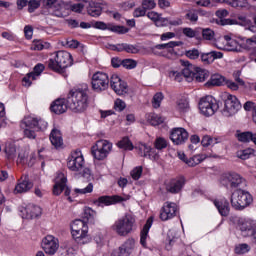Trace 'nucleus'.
<instances>
[{"label":"nucleus","mask_w":256,"mask_h":256,"mask_svg":"<svg viewBox=\"0 0 256 256\" xmlns=\"http://www.w3.org/2000/svg\"><path fill=\"white\" fill-rule=\"evenodd\" d=\"M164 121L165 119H163V117L155 113L149 114L148 116V122L154 127H157V125H161V123H163Z\"/></svg>","instance_id":"79ce46f5"},{"label":"nucleus","mask_w":256,"mask_h":256,"mask_svg":"<svg viewBox=\"0 0 256 256\" xmlns=\"http://www.w3.org/2000/svg\"><path fill=\"white\" fill-rule=\"evenodd\" d=\"M42 249L47 255H55L59 249V240L51 235L46 236L42 240Z\"/></svg>","instance_id":"4468645a"},{"label":"nucleus","mask_w":256,"mask_h":256,"mask_svg":"<svg viewBox=\"0 0 256 256\" xmlns=\"http://www.w3.org/2000/svg\"><path fill=\"white\" fill-rule=\"evenodd\" d=\"M73 65V56L67 51H58L55 59L48 60V67L56 73H63L64 69Z\"/></svg>","instance_id":"7ed1b4c3"},{"label":"nucleus","mask_w":256,"mask_h":256,"mask_svg":"<svg viewBox=\"0 0 256 256\" xmlns=\"http://www.w3.org/2000/svg\"><path fill=\"white\" fill-rule=\"evenodd\" d=\"M81 29H100V31H112V33H117L118 35H125V33H129V28L125 26L115 25L113 23H105L103 21H95L92 24L87 22L80 23Z\"/></svg>","instance_id":"39448f33"},{"label":"nucleus","mask_w":256,"mask_h":256,"mask_svg":"<svg viewBox=\"0 0 256 256\" xmlns=\"http://www.w3.org/2000/svg\"><path fill=\"white\" fill-rule=\"evenodd\" d=\"M25 213H26V217L27 219H35L37 217H41L43 210L41 209V207L36 206V205H28L25 209H24Z\"/></svg>","instance_id":"2f4dec72"},{"label":"nucleus","mask_w":256,"mask_h":256,"mask_svg":"<svg viewBox=\"0 0 256 256\" xmlns=\"http://www.w3.org/2000/svg\"><path fill=\"white\" fill-rule=\"evenodd\" d=\"M43 5V0L37 1V0H30L28 1V12L29 13H35V10L39 9Z\"/></svg>","instance_id":"8fccbe9b"},{"label":"nucleus","mask_w":256,"mask_h":256,"mask_svg":"<svg viewBox=\"0 0 256 256\" xmlns=\"http://www.w3.org/2000/svg\"><path fill=\"white\" fill-rule=\"evenodd\" d=\"M49 139L53 147H55L56 149H59V147H63V134H61V130L53 128L50 133Z\"/></svg>","instance_id":"bb28decb"},{"label":"nucleus","mask_w":256,"mask_h":256,"mask_svg":"<svg viewBox=\"0 0 256 256\" xmlns=\"http://www.w3.org/2000/svg\"><path fill=\"white\" fill-rule=\"evenodd\" d=\"M36 131L37 130L33 129V127H26L24 129V136L27 137V139H35L37 137Z\"/></svg>","instance_id":"680f3d73"},{"label":"nucleus","mask_w":256,"mask_h":256,"mask_svg":"<svg viewBox=\"0 0 256 256\" xmlns=\"http://www.w3.org/2000/svg\"><path fill=\"white\" fill-rule=\"evenodd\" d=\"M135 249V240L128 239L126 240L118 249L113 250L111 256H131Z\"/></svg>","instance_id":"2eb2a0df"},{"label":"nucleus","mask_w":256,"mask_h":256,"mask_svg":"<svg viewBox=\"0 0 256 256\" xmlns=\"http://www.w3.org/2000/svg\"><path fill=\"white\" fill-rule=\"evenodd\" d=\"M122 67L125 69H135V67H137V61L133 59H124L122 60Z\"/></svg>","instance_id":"4d7b16f0"},{"label":"nucleus","mask_w":256,"mask_h":256,"mask_svg":"<svg viewBox=\"0 0 256 256\" xmlns=\"http://www.w3.org/2000/svg\"><path fill=\"white\" fill-rule=\"evenodd\" d=\"M5 153L8 161H15L17 157V148L15 147V144H9L5 148Z\"/></svg>","instance_id":"58836bf2"},{"label":"nucleus","mask_w":256,"mask_h":256,"mask_svg":"<svg viewBox=\"0 0 256 256\" xmlns=\"http://www.w3.org/2000/svg\"><path fill=\"white\" fill-rule=\"evenodd\" d=\"M201 41H213L215 39V32L211 28H200Z\"/></svg>","instance_id":"e433bc0d"},{"label":"nucleus","mask_w":256,"mask_h":256,"mask_svg":"<svg viewBox=\"0 0 256 256\" xmlns=\"http://www.w3.org/2000/svg\"><path fill=\"white\" fill-rule=\"evenodd\" d=\"M251 250V247H249L248 244H240L238 245L236 248H235V252L238 254V255H243L245 253H248V251Z\"/></svg>","instance_id":"052dcab7"},{"label":"nucleus","mask_w":256,"mask_h":256,"mask_svg":"<svg viewBox=\"0 0 256 256\" xmlns=\"http://www.w3.org/2000/svg\"><path fill=\"white\" fill-rule=\"evenodd\" d=\"M66 197H68V201L72 202L73 199L69 195H71V189L67 187V177L65 174L59 173L55 178V184L53 186V195L59 196L63 193Z\"/></svg>","instance_id":"9d476101"},{"label":"nucleus","mask_w":256,"mask_h":256,"mask_svg":"<svg viewBox=\"0 0 256 256\" xmlns=\"http://www.w3.org/2000/svg\"><path fill=\"white\" fill-rule=\"evenodd\" d=\"M243 181H245L243 177L235 172L226 173L221 178V184L224 187H231L232 189H237Z\"/></svg>","instance_id":"f8f14e48"},{"label":"nucleus","mask_w":256,"mask_h":256,"mask_svg":"<svg viewBox=\"0 0 256 256\" xmlns=\"http://www.w3.org/2000/svg\"><path fill=\"white\" fill-rule=\"evenodd\" d=\"M177 215V204L173 202H166L160 211L161 221H169Z\"/></svg>","instance_id":"6ab92c4d"},{"label":"nucleus","mask_w":256,"mask_h":256,"mask_svg":"<svg viewBox=\"0 0 256 256\" xmlns=\"http://www.w3.org/2000/svg\"><path fill=\"white\" fill-rule=\"evenodd\" d=\"M124 51L126 53H132L133 55L139 52V48L133 44L124 43Z\"/></svg>","instance_id":"e2e57ef3"},{"label":"nucleus","mask_w":256,"mask_h":256,"mask_svg":"<svg viewBox=\"0 0 256 256\" xmlns=\"http://www.w3.org/2000/svg\"><path fill=\"white\" fill-rule=\"evenodd\" d=\"M31 189H33V183L29 180V175L25 174L18 180L14 193H27V191H31Z\"/></svg>","instance_id":"4be33fe9"},{"label":"nucleus","mask_w":256,"mask_h":256,"mask_svg":"<svg viewBox=\"0 0 256 256\" xmlns=\"http://www.w3.org/2000/svg\"><path fill=\"white\" fill-rule=\"evenodd\" d=\"M89 232L87 227H84L83 230H77L74 226V231H72V237L79 245H85V243H89Z\"/></svg>","instance_id":"b1692460"},{"label":"nucleus","mask_w":256,"mask_h":256,"mask_svg":"<svg viewBox=\"0 0 256 256\" xmlns=\"http://www.w3.org/2000/svg\"><path fill=\"white\" fill-rule=\"evenodd\" d=\"M225 77L221 76V74H214L211 76L210 80L206 83L207 87H221V85H225Z\"/></svg>","instance_id":"f704fd0d"},{"label":"nucleus","mask_w":256,"mask_h":256,"mask_svg":"<svg viewBox=\"0 0 256 256\" xmlns=\"http://www.w3.org/2000/svg\"><path fill=\"white\" fill-rule=\"evenodd\" d=\"M83 9H85V5L83 3H77L70 6V10L74 13H82Z\"/></svg>","instance_id":"69168bd1"},{"label":"nucleus","mask_w":256,"mask_h":256,"mask_svg":"<svg viewBox=\"0 0 256 256\" xmlns=\"http://www.w3.org/2000/svg\"><path fill=\"white\" fill-rule=\"evenodd\" d=\"M123 201H127V199L119 195L100 196L97 200L93 201V204L96 205L97 207H103V205H116V203H123Z\"/></svg>","instance_id":"dca6fc26"},{"label":"nucleus","mask_w":256,"mask_h":256,"mask_svg":"<svg viewBox=\"0 0 256 256\" xmlns=\"http://www.w3.org/2000/svg\"><path fill=\"white\" fill-rule=\"evenodd\" d=\"M125 107H127V105L125 104V101L121 99H116L114 104V109H116V111H123Z\"/></svg>","instance_id":"338daca9"},{"label":"nucleus","mask_w":256,"mask_h":256,"mask_svg":"<svg viewBox=\"0 0 256 256\" xmlns=\"http://www.w3.org/2000/svg\"><path fill=\"white\" fill-rule=\"evenodd\" d=\"M135 225V217L131 214H125L122 218L118 219L112 226V230L120 237H127L133 231Z\"/></svg>","instance_id":"423d86ee"},{"label":"nucleus","mask_w":256,"mask_h":256,"mask_svg":"<svg viewBox=\"0 0 256 256\" xmlns=\"http://www.w3.org/2000/svg\"><path fill=\"white\" fill-rule=\"evenodd\" d=\"M238 228L241 231L243 237H249L256 230V221L251 219H239Z\"/></svg>","instance_id":"a211bd4d"},{"label":"nucleus","mask_w":256,"mask_h":256,"mask_svg":"<svg viewBox=\"0 0 256 256\" xmlns=\"http://www.w3.org/2000/svg\"><path fill=\"white\" fill-rule=\"evenodd\" d=\"M251 155H253V149L251 148L239 151L237 153V157H239V159H242L243 161H246V159H249Z\"/></svg>","instance_id":"864d4df0"},{"label":"nucleus","mask_w":256,"mask_h":256,"mask_svg":"<svg viewBox=\"0 0 256 256\" xmlns=\"http://www.w3.org/2000/svg\"><path fill=\"white\" fill-rule=\"evenodd\" d=\"M185 19L190 21V23H197V21H199V12L197 9L187 10Z\"/></svg>","instance_id":"a19ab883"},{"label":"nucleus","mask_w":256,"mask_h":256,"mask_svg":"<svg viewBox=\"0 0 256 256\" xmlns=\"http://www.w3.org/2000/svg\"><path fill=\"white\" fill-rule=\"evenodd\" d=\"M139 151L141 152V157H149L153 156L154 161H157L159 159V154L155 153V150L151 148V146H147L146 144H143L142 146L139 147Z\"/></svg>","instance_id":"c9c22d12"},{"label":"nucleus","mask_w":256,"mask_h":256,"mask_svg":"<svg viewBox=\"0 0 256 256\" xmlns=\"http://www.w3.org/2000/svg\"><path fill=\"white\" fill-rule=\"evenodd\" d=\"M184 55L188 59H192L193 61H195L196 59H199V57H201V52L197 48H192L190 50H186Z\"/></svg>","instance_id":"49530a36"},{"label":"nucleus","mask_w":256,"mask_h":256,"mask_svg":"<svg viewBox=\"0 0 256 256\" xmlns=\"http://www.w3.org/2000/svg\"><path fill=\"white\" fill-rule=\"evenodd\" d=\"M214 205H215L216 209H218V211L222 217H229V212L231 211V208L229 207V201L215 200Z\"/></svg>","instance_id":"c756f323"},{"label":"nucleus","mask_w":256,"mask_h":256,"mask_svg":"<svg viewBox=\"0 0 256 256\" xmlns=\"http://www.w3.org/2000/svg\"><path fill=\"white\" fill-rule=\"evenodd\" d=\"M224 99V109L222 110V115L224 117H233L239 109H241V102L235 95H231L227 92L223 94Z\"/></svg>","instance_id":"0eeeda50"},{"label":"nucleus","mask_w":256,"mask_h":256,"mask_svg":"<svg viewBox=\"0 0 256 256\" xmlns=\"http://www.w3.org/2000/svg\"><path fill=\"white\" fill-rule=\"evenodd\" d=\"M170 139L174 145H183L189 139V133L185 128H174L170 134Z\"/></svg>","instance_id":"412c9836"},{"label":"nucleus","mask_w":256,"mask_h":256,"mask_svg":"<svg viewBox=\"0 0 256 256\" xmlns=\"http://www.w3.org/2000/svg\"><path fill=\"white\" fill-rule=\"evenodd\" d=\"M255 45H256V36H253L251 38L246 39V41L241 44V47L246 51H251V49H254Z\"/></svg>","instance_id":"a18cd8bd"},{"label":"nucleus","mask_w":256,"mask_h":256,"mask_svg":"<svg viewBox=\"0 0 256 256\" xmlns=\"http://www.w3.org/2000/svg\"><path fill=\"white\" fill-rule=\"evenodd\" d=\"M199 109L202 115H205V117H211L219 110V102H217L213 96H206L201 98L199 102Z\"/></svg>","instance_id":"1a4fd4ad"},{"label":"nucleus","mask_w":256,"mask_h":256,"mask_svg":"<svg viewBox=\"0 0 256 256\" xmlns=\"http://www.w3.org/2000/svg\"><path fill=\"white\" fill-rule=\"evenodd\" d=\"M74 193H79L80 195H87V193H93V183H89L85 188H76Z\"/></svg>","instance_id":"5fc2aeb1"},{"label":"nucleus","mask_w":256,"mask_h":256,"mask_svg":"<svg viewBox=\"0 0 256 256\" xmlns=\"http://www.w3.org/2000/svg\"><path fill=\"white\" fill-rule=\"evenodd\" d=\"M50 111L55 113V115H63V113L67 112V102L65 99L58 98L52 102L50 106Z\"/></svg>","instance_id":"393cba45"},{"label":"nucleus","mask_w":256,"mask_h":256,"mask_svg":"<svg viewBox=\"0 0 256 256\" xmlns=\"http://www.w3.org/2000/svg\"><path fill=\"white\" fill-rule=\"evenodd\" d=\"M201 61L204 65H211L215 59H223V53L217 51H210L206 53H200Z\"/></svg>","instance_id":"a878e982"},{"label":"nucleus","mask_w":256,"mask_h":256,"mask_svg":"<svg viewBox=\"0 0 256 256\" xmlns=\"http://www.w3.org/2000/svg\"><path fill=\"white\" fill-rule=\"evenodd\" d=\"M42 9L51 11V15L54 17H63V13L59 11V4L57 0H42Z\"/></svg>","instance_id":"5701e85b"},{"label":"nucleus","mask_w":256,"mask_h":256,"mask_svg":"<svg viewBox=\"0 0 256 256\" xmlns=\"http://www.w3.org/2000/svg\"><path fill=\"white\" fill-rule=\"evenodd\" d=\"M119 149H124V151H133V143L129 140V137H124L117 143Z\"/></svg>","instance_id":"ea45409f"},{"label":"nucleus","mask_w":256,"mask_h":256,"mask_svg":"<svg viewBox=\"0 0 256 256\" xmlns=\"http://www.w3.org/2000/svg\"><path fill=\"white\" fill-rule=\"evenodd\" d=\"M22 123L25 127H32L35 131H45V129H47V121L41 118L38 119L28 116L24 118Z\"/></svg>","instance_id":"aec40b11"},{"label":"nucleus","mask_w":256,"mask_h":256,"mask_svg":"<svg viewBox=\"0 0 256 256\" xmlns=\"http://www.w3.org/2000/svg\"><path fill=\"white\" fill-rule=\"evenodd\" d=\"M95 215H97V212H95L93 209L89 207L84 209V219H86L88 223H93V221H95Z\"/></svg>","instance_id":"de8ad7c7"},{"label":"nucleus","mask_w":256,"mask_h":256,"mask_svg":"<svg viewBox=\"0 0 256 256\" xmlns=\"http://www.w3.org/2000/svg\"><path fill=\"white\" fill-rule=\"evenodd\" d=\"M151 225H153V217L148 218V220L146 221L141 231L140 243L142 247H147V235H149V230L151 229Z\"/></svg>","instance_id":"473e14b6"},{"label":"nucleus","mask_w":256,"mask_h":256,"mask_svg":"<svg viewBox=\"0 0 256 256\" xmlns=\"http://www.w3.org/2000/svg\"><path fill=\"white\" fill-rule=\"evenodd\" d=\"M182 33L183 35H185V37H188V39H197V41H201V28H189V27H185L182 29Z\"/></svg>","instance_id":"72a5a7b5"},{"label":"nucleus","mask_w":256,"mask_h":256,"mask_svg":"<svg viewBox=\"0 0 256 256\" xmlns=\"http://www.w3.org/2000/svg\"><path fill=\"white\" fill-rule=\"evenodd\" d=\"M141 175H143V167H141V166L135 167L131 171V177L135 181H139V179H141Z\"/></svg>","instance_id":"6e6d98bb"},{"label":"nucleus","mask_w":256,"mask_h":256,"mask_svg":"<svg viewBox=\"0 0 256 256\" xmlns=\"http://www.w3.org/2000/svg\"><path fill=\"white\" fill-rule=\"evenodd\" d=\"M147 15V10L142 6L138 7L133 12V17H145Z\"/></svg>","instance_id":"0e129e2a"},{"label":"nucleus","mask_w":256,"mask_h":256,"mask_svg":"<svg viewBox=\"0 0 256 256\" xmlns=\"http://www.w3.org/2000/svg\"><path fill=\"white\" fill-rule=\"evenodd\" d=\"M87 13L90 17H100L101 13H103V8L99 2L91 0L88 2Z\"/></svg>","instance_id":"cd10ccee"},{"label":"nucleus","mask_w":256,"mask_h":256,"mask_svg":"<svg viewBox=\"0 0 256 256\" xmlns=\"http://www.w3.org/2000/svg\"><path fill=\"white\" fill-rule=\"evenodd\" d=\"M207 156L205 155H195L191 158H189V161H187L188 167H195L196 165H199L202 161H205Z\"/></svg>","instance_id":"37998d69"},{"label":"nucleus","mask_w":256,"mask_h":256,"mask_svg":"<svg viewBox=\"0 0 256 256\" xmlns=\"http://www.w3.org/2000/svg\"><path fill=\"white\" fill-rule=\"evenodd\" d=\"M183 187H185V177H179L171 179L168 183H166L165 189L167 193L177 195V193L183 190Z\"/></svg>","instance_id":"f3484780"},{"label":"nucleus","mask_w":256,"mask_h":256,"mask_svg":"<svg viewBox=\"0 0 256 256\" xmlns=\"http://www.w3.org/2000/svg\"><path fill=\"white\" fill-rule=\"evenodd\" d=\"M111 149H113V144L107 140L97 141L95 146H92L91 153L94 159L98 161H103L106 159L109 153H111Z\"/></svg>","instance_id":"6e6552de"},{"label":"nucleus","mask_w":256,"mask_h":256,"mask_svg":"<svg viewBox=\"0 0 256 256\" xmlns=\"http://www.w3.org/2000/svg\"><path fill=\"white\" fill-rule=\"evenodd\" d=\"M85 164V159H83V154L81 151H75L72 153L71 157L68 158L67 167L70 171H79L83 169V165Z\"/></svg>","instance_id":"ddd939ff"},{"label":"nucleus","mask_w":256,"mask_h":256,"mask_svg":"<svg viewBox=\"0 0 256 256\" xmlns=\"http://www.w3.org/2000/svg\"><path fill=\"white\" fill-rule=\"evenodd\" d=\"M236 137L238 141L241 143H249V141H252L256 145V133L246 131V132H241L237 131Z\"/></svg>","instance_id":"7c9ffc66"},{"label":"nucleus","mask_w":256,"mask_h":256,"mask_svg":"<svg viewBox=\"0 0 256 256\" xmlns=\"http://www.w3.org/2000/svg\"><path fill=\"white\" fill-rule=\"evenodd\" d=\"M111 89L117 93V95H125L129 91L127 82L121 80L118 84H115Z\"/></svg>","instance_id":"4c0bfd02"},{"label":"nucleus","mask_w":256,"mask_h":256,"mask_svg":"<svg viewBox=\"0 0 256 256\" xmlns=\"http://www.w3.org/2000/svg\"><path fill=\"white\" fill-rule=\"evenodd\" d=\"M109 88V76L107 73L96 72L92 76V89L97 91V93H101V91H105Z\"/></svg>","instance_id":"9b49d317"},{"label":"nucleus","mask_w":256,"mask_h":256,"mask_svg":"<svg viewBox=\"0 0 256 256\" xmlns=\"http://www.w3.org/2000/svg\"><path fill=\"white\" fill-rule=\"evenodd\" d=\"M183 68V75L185 79L191 83V81H197V83H203L209 79V72L206 69H201L195 65L189 63V61L180 60Z\"/></svg>","instance_id":"f03ea898"},{"label":"nucleus","mask_w":256,"mask_h":256,"mask_svg":"<svg viewBox=\"0 0 256 256\" xmlns=\"http://www.w3.org/2000/svg\"><path fill=\"white\" fill-rule=\"evenodd\" d=\"M183 45L182 41H170L166 44H158L153 47V49H158L160 51H163L166 49L171 55H173L175 51V47H181Z\"/></svg>","instance_id":"c85d7f7f"},{"label":"nucleus","mask_w":256,"mask_h":256,"mask_svg":"<svg viewBox=\"0 0 256 256\" xmlns=\"http://www.w3.org/2000/svg\"><path fill=\"white\" fill-rule=\"evenodd\" d=\"M230 203L235 211H243L253 203V196L243 189H236L231 195Z\"/></svg>","instance_id":"20e7f679"},{"label":"nucleus","mask_w":256,"mask_h":256,"mask_svg":"<svg viewBox=\"0 0 256 256\" xmlns=\"http://www.w3.org/2000/svg\"><path fill=\"white\" fill-rule=\"evenodd\" d=\"M216 23L217 25L225 26V25H237L238 22L235 19L224 18V19H216Z\"/></svg>","instance_id":"13d9d810"},{"label":"nucleus","mask_w":256,"mask_h":256,"mask_svg":"<svg viewBox=\"0 0 256 256\" xmlns=\"http://www.w3.org/2000/svg\"><path fill=\"white\" fill-rule=\"evenodd\" d=\"M177 109L182 113L189 111V101L185 98L178 100Z\"/></svg>","instance_id":"09e8293b"},{"label":"nucleus","mask_w":256,"mask_h":256,"mask_svg":"<svg viewBox=\"0 0 256 256\" xmlns=\"http://www.w3.org/2000/svg\"><path fill=\"white\" fill-rule=\"evenodd\" d=\"M169 145V143L167 142V140L163 137H158L156 138L155 142H154V147L155 149H157L158 151H163V149H167V146Z\"/></svg>","instance_id":"c03bdc74"},{"label":"nucleus","mask_w":256,"mask_h":256,"mask_svg":"<svg viewBox=\"0 0 256 256\" xmlns=\"http://www.w3.org/2000/svg\"><path fill=\"white\" fill-rule=\"evenodd\" d=\"M85 227H87V225H85V220H81V219H76L71 226V231H81L83 229H85Z\"/></svg>","instance_id":"3c124183"},{"label":"nucleus","mask_w":256,"mask_h":256,"mask_svg":"<svg viewBox=\"0 0 256 256\" xmlns=\"http://www.w3.org/2000/svg\"><path fill=\"white\" fill-rule=\"evenodd\" d=\"M162 101H163V93L161 92L156 93L152 100V105L154 109H159V107H161Z\"/></svg>","instance_id":"603ef678"},{"label":"nucleus","mask_w":256,"mask_h":256,"mask_svg":"<svg viewBox=\"0 0 256 256\" xmlns=\"http://www.w3.org/2000/svg\"><path fill=\"white\" fill-rule=\"evenodd\" d=\"M142 7L146 11H151V9H155V7H157V3H155V0H143Z\"/></svg>","instance_id":"bf43d9fd"},{"label":"nucleus","mask_w":256,"mask_h":256,"mask_svg":"<svg viewBox=\"0 0 256 256\" xmlns=\"http://www.w3.org/2000/svg\"><path fill=\"white\" fill-rule=\"evenodd\" d=\"M88 89L72 88L67 97L69 109L73 113H85L89 107V93Z\"/></svg>","instance_id":"f257e3e1"},{"label":"nucleus","mask_w":256,"mask_h":256,"mask_svg":"<svg viewBox=\"0 0 256 256\" xmlns=\"http://www.w3.org/2000/svg\"><path fill=\"white\" fill-rule=\"evenodd\" d=\"M42 71H45V65L39 63L34 67V71L30 73H34V77H39Z\"/></svg>","instance_id":"774afa93"}]
</instances>
